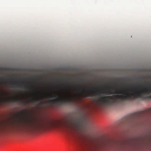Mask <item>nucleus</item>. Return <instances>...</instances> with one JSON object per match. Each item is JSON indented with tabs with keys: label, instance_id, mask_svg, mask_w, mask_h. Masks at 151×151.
<instances>
[{
	"label": "nucleus",
	"instance_id": "obj_1",
	"mask_svg": "<svg viewBox=\"0 0 151 151\" xmlns=\"http://www.w3.org/2000/svg\"><path fill=\"white\" fill-rule=\"evenodd\" d=\"M79 107L77 117L66 120L26 118L12 121L2 127L6 133H33L53 128H63L77 131L81 129L90 115L106 111V104H87Z\"/></svg>",
	"mask_w": 151,
	"mask_h": 151
},
{
	"label": "nucleus",
	"instance_id": "obj_2",
	"mask_svg": "<svg viewBox=\"0 0 151 151\" xmlns=\"http://www.w3.org/2000/svg\"><path fill=\"white\" fill-rule=\"evenodd\" d=\"M141 89H137L135 87L133 86L131 89V93H123L122 91L117 90L114 92L111 89H109L103 92L101 91L97 92L93 88L86 86L83 91H79L77 93L80 96L83 97H93L98 96L99 101L103 103H106L114 99H119L122 101L132 100L139 99L146 100L151 99V87L147 88L144 84H141Z\"/></svg>",
	"mask_w": 151,
	"mask_h": 151
},
{
	"label": "nucleus",
	"instance_id": "obj_3",
	"mask_svg": "<svg viewBox=\"0 0 151 151\" xmlns=\"http://www.w3.org/2000/svg\"><path fill=\"white\" fill-rule=\"evenodd\" d=\"M147 112H151V108L147 111H142L131 114L124 117L122 122L124 124H127L131 127L137 125V121L145 115Z\"/></svg>",
	"mask_w": 151,
	"mask_h": 151
},
{
	"label": "nucleus",
	"instance_id": "obj_4",
	"mask_svg": "<svg viewBox=\"0 0 151 151\" xmlns=\"http://www.w3.org/2000/svg\"><path fill=\"white\" fill-rule=\"evenodd\" d=\"M45 97L47 98L51 99L52 98H56V96L55 95V93H45Z\"/></svg>",
	"mask_w": 151,
	"mask_h": 151
},
{
	"label": "nucleus",
	"instance_id": "obj_5",
	"mask_svg": "<svg viewBox=\"0 0 151 151\" xmlns=\"http://www.w3.org/2000/svg\"><path fill=\"white\" fill-rule=\"evenodd\" d=\"M11 85L12 86H16V87H21L25 85V84L24 83H22L19 84L16 82H12L10 83Z\"/></svg>",
	"mask_w": 151,
	"mask_h": 151
},
{
	"label": "nucleus",
	"instance_id": "obj_6",
	"mask_svg": "<svg viewBox=\"0 0 151 151\" xmlns=\"http://www.w3.org/2000/svg\"><path fill=\"white\" fill-rule=\"evenodd\" d=\"M73 136L74 139L77 142H81V140L83 139V138L79 135L76 134Z\"/></svg>",
	"mask_w": 151,
	"mask_h": 151
},
{
	"label": "nucleus",
	"instance_id": "obj_7",
	"mask_svg": "<svg viewBox=\"0 0 151 151\" xmlns=\"http://www.w3.org/2000/svg\"><path fill=\"white\" fill-rule=\"evenodd\" d=\"M72 95L70 93H65L63 96H62V95L60 94L59 95V97L60 98H71L72 97Z\"/></svg>",
	"mask_w": 151,
	"mask_h": 151
},
{
	"label": "nucleus",
	"instance_id": "obj_8",
	"mask_svg": "<svg viewBox=\"0 0 151 151\" xmlns=\"http://www.w3.org/2000/svg\"><path fill=\"white\" fill-rule=\"evenodd\" d=\"M34 94L32 93L31 95V96L32 98H34V97H40L41 96V95L40 93L37 92L35 90L34 91Z\"/></svg>",
	"mask_w": 151,
	"mask_h": 151
},
{
	"label": "nucleus",
	"instance_id": "obj_9",
	"mask_svg": "<svg viewBox=\"0 0 151 151\" xmlns=\"http://www.w3.org/2000/svg\"><path fill=\"white\" fill-rule=\"evenodd\" d=\"M20 112L21 113L23 114H25L26 113V110L24 109L22 111H21Z\"/></svg>",
	"mask_w": 151,
	"mask_h": 151
},
{
	"label": "nucleus",
	"instance_id": "obj_10",
	"mask_svg": "<svg viewBox=\"0 0 151 151\" xmlns=\"http://www.w3.org/2000/svg\"><path fill=\"white\" fill-rule=\"evenodd\" d=\"M51 106H55V105H60V104H50Z\"/></svg>",
	"mask_w": 151,
	"mask_h": 151
},
{
	"label": "nucleus",
	"instance_id": "obj_11",
	"mask_svg": "<svg viewBox=\"0 0 151 151\" xmlns=\"http://www.w3.org/2000/svg\"><path fill=\"white\" fill-rule=\"evenodd\" d=\"M3 95H4V94L3 93L0 92V96H3Z\"/></svg>",
	"mask_w": 151,
	"mask_h": 151
},
{
	"label": "nucleus",
	"instance_id": "obj_12",
	"mask_svg": "<svg viewBox=\"0 0 151 151\" xmlns=\"http://www.w3.org/2000/svg\"><path fill=\"white\" fill-rule=\"evenodd\" d=\"M38 104H44L43 103H38Z\"/></svg>",
	"mask_w": 151,
	"mask_h": 151
},
{
	"label": "nucleus",
	"instance_id": "obj_13",
	"mask_svg": "<svg viewBox=\"0 0 151 151\" xmlns=\"http://www.w3.org/2000/svg\"><path fill=\"white\" fill-rule=\"evenodd\" d=\"M37 105H40V104H37Z\"/></svg>",
	"mask_w": 151,
	"mask_h": 151
},
{
	"label": "nucleus",
	"instance_id": "obj_14",
	"mask_svg": "<svg viewBox=\"0 0 151 151\" xmlns=\"http://www.w3.org/2000/svg\"><path fill=\"white\" fill-rule=\"evenodd\" d=\"M22 104H24V103H23Z\"/></svg>",
	"mask_w": 151,
	"mask_h": 151
},
{
	"label": "nucleus",
	"instance_id": "obj_15",
	"mask_svg": "<svg viewBox=\"0 0 151 151\" xmlns=\"http://www.w3.org/2000/svg\"><path fill=\"white\" fill-rule=\"evenodd\" d=\"M51 104H52V103Z\"/></svg>",
	"mask_w": 151,
	"mask_h": 151
}]
</instances>
